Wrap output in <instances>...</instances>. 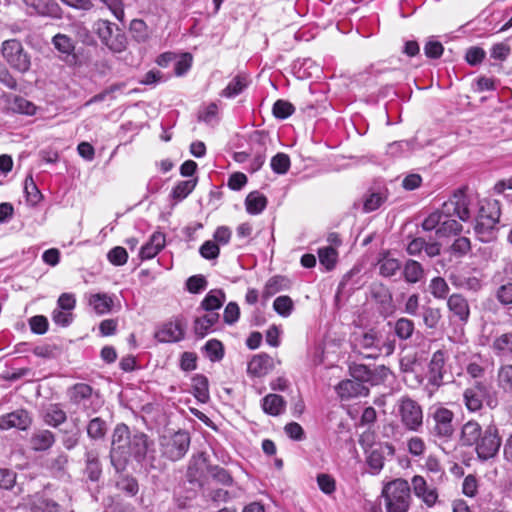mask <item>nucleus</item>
I'll return each instance as SVG.
<instances>
[{
	"mask_svg": "<svg viewBox=\"0 0 512 512\" xmlns=\"http://www.w3.org/2000/svg\"><path fill=\"white\" fill-rule=\"evenodd\" d=\"M152 444L144 432L131 430L127 424L118 423L111 437V464L119 470L120 466H125L131 459L142 462Z\"/></svg>",
	"mask_w": 512,
	"mask_h": 512,
	"instance_id": "1",
	"label": "nucleus"
},
{
	"mask_svg": "<svg viewBox=\"0 0 512 512\" xmlns=\"http://www.w3.org/2000/svg\"><path fill=\"white\" fill-rule=\"evenodd\" d=\"M382 497L386 512H408L412 503L411 487L407 480L396 478L383 486Z\"/></svg>",
	"mask_w": 512,
	"mask_h": 512,
	"instance_id": "2",
	"label": "nucleus"
},
{
	"mask_svg": "<svg viewBox=\"0 0 512 512\" xmlns=\"http://www.w3.org/2000/svg\"><path fill=\"white\" fill-rule=\"evenodd\" d=\"M500 215L498 201H485L480 205L474 225V231L480 241L489 242L495 238V228Z\"/></svg>",
	"mask_w": 512,
	"mask_h": 512,
	"instance_id": "3",
	"label": "nucleus"
},
{
	"mask_svg": "<svg viewBox=\"0 0 512 512\" xmlns=\"http://www.w3.org/2000/svg\"><path fill=\"white\" fill-rule=\"evenodd\" d=\"M93 32L101 43L114 53H121L127 48V37L117 24L98 19L92 25Z\"/></svg>",
	"mask_w": 512,
	"mask_h": 512,
	"instance_id": "4",
	"label": "nucleus"
},
{
	"mask_svg": "<svg viewBox=\"0 0 512 512\" xmlns=\"http://www.w3.org/2000/svg\"><path fill=\"white\" fill-rule=\"evenodd\" d=\"M1 54L6 63L19 73H26L31 68V56L21 41L6 39L1 45Z\"/></svg>",
	"mask_w": 512,
	"mask_h": 512,
	"instance_id": "5",
	"label": "nucleus"
},
{
	"mask_svg": "<svg viewBox=\"0 0 512 512\" xmlns=\"http://www.w3.org/2000/svg\"><path fill=\"white\" fill-rule=\"evenodd\" d=\"M189 447L190 435L187 431L179 430L160 437L161 455L170 461L175 462L182 459Z\"/></svg>",
	"mask_w": 512,
	"mask_h": 512,
	"instance_id": "6",
	"label": "nucleus"
},
{
	"mask_svg": "<svg viewBox=\"0 0 512 512\" xmlns=\"http://www.w3.org/2000/svg\"><path fill=\"white\" fill-rule=\"evenodd\" d=\"M398 416L403 427L411 432H418L423 426V409L410 397H402L398 404Z\"/></svg>",
	"mask_w": 512,
	"mask_h": 512,
	"instance_id": "7",
	"label": "nucleus"
},
{
	"mask_svg": "<svg viewBox=\"0 0 512 512\" xmlns=\"http://www.w3.org/2000/svg\"><path fill=\"white\" fill-rule=\"evenodd\" d=\"M454 418L455 414L452 410L443 406L437 407L431 413V435L444 442L451 440L455 432L453 424Z\"/></svg>",
	"mask_w": 512,
	"mask_h": 512,
	"instance_id": "8",
	"label": "nucleus"
},
{
	"mask_svg": "<svg viewBox=\"0 0 512 512\" xmlns=\"http://www.w3.org/2000/svg\"><path fill=\"white\" fill-rule=\"evenodd\" d=\"M501 444L502 439L498 428L495 425H489L473 447L479 460L488 461L497 456Z\"/></svg>",
	"mask_w": 512,
	"mask_h": 512,
	"instance_id": "9",
	"label": "nucleus"
},
{
	"mask_svg": "<svg viewBox=\"0 0 512 512\" xmlns=\"http://www.w3.org/2000/svg\"><path fill=\"white\" fill-rule=\"evenodd\" d=\"M271 143L269 133L263 130L253 131L248 140L250 154L253 159L250 163V171L257 172L262 168L266 160L268 145Z\"/></svg>",
	"mask_w": 512,
	"mask_h": 512,
	"instance_id": "10",
	"label": "nucleus"
},
{
	"mask_svg": "<svg viewBox=\"0 0 512 512\" xmlns=\"http://www.w3.org/2000/svg\"><path fill=\"white\" fill-rule=\"evenodd\" d=\"M441 208L445 218L457 217L464 222L470 218L469 200L463 189L456 190Z\"/></svg>",
	"mask_w": 512,
	"mask_h": 512,
	"instance_id": "11",
	"label": "nucleus"
},
{
	"mask_svg": "<svg viewBox=\"0 0 512 512\" xmlns=\"http://www.w3.org/2000/svg\"><path fill=\"white\" fill-rule=\"evenodd\" d=\"M445 364L446 352L444 350L435 351L428 364V386L432 387L429 397H432L444 384Z\"/></svg>",
	"mask_w": 512,
	"mask_h": 512,
	"instance_id": "12",
	"label": "nucleus"
},
{
	"mask_svg": "<svg viewBox=\"0 0 512 512\" xmlns=\"http://www.w3.org/2000/svg\"><path fill=\"white\" fill-rule=\"evenodd\" d=\"M414 495L422 501L427 508L434 507L439 502L438 489L429 485L421 475H414L411 478V486Z\"/></svg>",
	"mask_w": 512,
	"mask_h": 512,
	"instance_id": "13",
	"label": "nucleus"
},
{
	"mask_svg": "<svg viewBox=\"0 0 512 512\" xmlns=\"http://www.w3.org/2000/svg\"><path fill=\"white\" fill-rule=\"evenodd\" d=\"M447 309L451 317L459 323L465 325L468 323L471 311L467 298L461 293H453L447 298Z\"/></svg>",
	"mask_w": 512,
	"mask_h": 512,
	"instance_id": "14",
	"label": "nucleus"
},
{
	"mask_svg": "<svg viewBox=\"0 0 512 512\" xmlns=\"http://www.w3.org/2000/svg\"><path fill=\"white\" fill-rule=\"evenodd\" d=\"M32 421V416L27 410L18 409L0 416V429L16 428L25 431L30 428Z\"/></svg>",
	"mask_w": 512,
	"mask_h": 512,
	"instance_id": "15",
	"label": "nucleus"
},
{
	"mask_svg": "<svg viewBox=\"0 0 512 512\" xmlns=\"http://www.w3.org/2000/svg\"><path fill=\"white\" fill-rule=\"evenodd\" d=\"M487 392L486 385L481 381H475L472 387L463 392V403L465 408L471 412H479L483 408V395Z\"/></svg>",
	"mask_w": 512,
	"mask_h": 512,
	"instance_id": "16",
	"label": "nucleus"
},
{
	"mask_svg": "<svg viewBox=\"0 0 512 512\" xmlns=\"http://www.w3.org/2000/svg\"><path fill=\"white\" fill-rule=\"evenodd\" d=\"M275 367L273 358L267 353L254 355L247 364V373L253 378H262L268 375Z\"/></svg>",
	"mask_w": 512,
	"mask_h": 512,
	"instance_id": "17",
	"label": "nucleus"
},
{
	"mask_svg": "<svg viewBox=\"0 0 512 512\" xmlns=\"http://www.w3.org/2000/svg\"><path fill=\"white\" fill-rule=\"evenodd\" d=\"M184 336V326L179 319L163 324L155 333V338L163 343L179 342Z\"/></svg>",
	"mask_w": 512,
	"mask_h": 512,
	"instance_id": "18",
	"label": "nucleus"
},
{
	"mask_svg": "<svg viewBox=\"0 0 512 512\" xmlns=\"http://www.w3.org/2000/svg\"><path fill=\"white\" fill-rule=\"evenodd\" d=\"M406 251L411 256H418L424 251L428 257L433 258L440 255L441 243L427 242L423 237H414L408 242Z\"/></svg>",
	"mask_w": 512,
	"mask_h": 512,
	"instance_id": "19",
	"label": "nucleus"
},
{
	"mask_svg": "<svg viewBox=\"0 0 512 512\" xmlns=\"http://www.w3.org/2000/svg\"><path fill=\"white\" fill-rule=\"evenodd\" d=\"M484 430L477 420L471 419L463 424L460 430L459 442L463 447H473Z\"/></svg>",
	"mask_w": 512,
	"mask_h": 512,
	"instance_id": "20",
	"label": "nucleus"
},
{
	"mask_svg": "<svg viewBox=\"0 0 512 512\" xmlns=\"http://www.w3.org/2000/svg\"><path fill=\"white\" fill-rule=\"evenodd\" d=\"M84 473L92 482H98L100 480L102 476V463L100 461V453L97 448H92L85 452Z\"/></svg>",
	"mask_w": 512,
	"mask_h": 512,
	"instance_id": "21",
	"label": "nucleus"
},
{
	"mask_svg": "<svg viewBox=\"0 0 512 512\" xmlns=\"http://www.w3.org/2000/svg\"><path fill=\"white\" fill-rule=\"evenodd\" d=\"M336 391H337V394L342 398V399H349V398H353V397H358V396H366L369 392L368 388L360 383V381H356L354 379H346V380H343L341 381L337 386H336Z\"/></svg>",
	"mask_w": 512,
	"mask_h": 512,
	"instance_id": "22",
	"label": "nucleus"
},
{
	"mask_svg": "<svg viewBox=\"0 0 512 512\" xmlns=\"http://www.w3.org/2000/svg\"><path fill=\"white\" fill-rule=\"evenodd\" d=\"M490 347L496 357L512 359V331L495 336Z\"/></svg>",
	"mask_w": 512,
	"mask_h": 512,
	"instance_id": "23",
	"label": "nucleus"
},
{
	"mask_svg": "<svg viewBox=\"0 0 512 512\" xmlns=\"http://www.w3.org/2000/svg\"><path fill=\"white\" fill-rule=\"evenodd\" d=\"M93 388L86 383H76L68 390V397L71 404L86 407L91 399Z\"/></svg>",
	"mask_w": 512,
	"mask_h": 512,
	"instance_id": "24",
	"label": "nucleus"
},
{
	"mask_svg": "<svg viewBox=\"0 0 512 512\" xmlns=\"http://www.w3.org/2000/svg\"><path fill=\"white\" fill-rule=\"evenodd\" d=\"M28 6L35 9V11L42 16H49L52 18H59L61 16V9L59 5L53 0H23Z\"/></svg>",
	"mask_w": 512,
	"mask_h": 512,
	"instance_id": "25",
	"label": "nucleus"
},
{
	"mask_svg": "<svg viewBox=\"0 0 512 512\" xmlns=\"http://www.w3.org/2000/svg\"><path fill=\"white\" fill-rule=\"evenodd\" d=\"M165 246V236L161 233H155L150 240L141 247L140 258L148 260L154 258Z\"/></svg>",
	"mask_w": 512,
	"mask_h": 512,
	"instance_id": "26",
	"label": "nucleus"
},
{
	"mask_svg": "<svg viewBox=\"0 0 512 512\" xmlns=\"http://www.w3.org/2000/svg\"><path fill=\"white\" fill-rule=\"evenodd\" d=\"M55 443V435L50 430L35 432L30 438L31 448L34 451H46Z\"/></svg>",
	"mask_w": 512,
	"mask_h": 512,
	"instance_id": "27",
	"label": "nucleus"
},
{
	"mask_svg": "<svg viewBox=\"0 0 512 512\" xmlns=\"http://www.w3.org/2000/svg\"><path fill=\"white\" fill-rule=\"evenodd\" d=\"M219 321V313H208L194 320L193 330L198 338H204Z\"/></svg>",
	"mask_w": 512,
	"mask_h": 512,
	"instance_id": "28",
	"label": "nucleus"
},
{
	"mask_svg": "<svg viewBox=\"0 0 512 512\" xmlns=\"http://www.w3.org/2000/svg\"><path fill=\"white\" fill-rule=\"evenodd\" d=\"M402 274L407 283L416 284L423 279L425 271L420 262L409 259L404 264Z\"/></svg>",
	"mask_w": 512,
	"mask_h": 512,
	"instance_id": "29",
	"label": "nucleus"
},
{
	"mask_svg": "<svg viewBox=\"0 0 512 512\" xmlns=\"http://www.w3.org/2000/svg\"><path fill=\"white\" fill-rule=\"evenodd\" d=\"M192 393L201 403H206L210 399L209 381L203 374H196L192 378Z\"/></svg>",
	"mask_w": 512,
	"mask_h": 512,
	"instance_id": "30",
	"label": "nucleus"
},
{
	"mask_svg": "<svg viewBox=\"0 0 512 512\" xmlns=\"http://www.w3.org/2000/svg\"><path fill=\"white\" fill-rule=\"evenodd\" d=\"M290 287V280L282 275H275L268 279L266 282L262 296L265 299H268L275 295L276 293L287 290Z\"/></svg>",
	"mask_w": 512,
	"mask_h": 512,
	"instance_id": "31",
	"label": "nucleus"
},
{
	"mask_svg": "<svg viewBox=\"0 0 512 512\" xmlns=\"http://www.w3.org/2000/svg\"><path fill=\"white\" fill-rule=\"evenodd\" d=\"M286 406L284 398L278 394H268L262 400L263 411L271 416L280 415Z\"/></svg>",
	"mask_w": 512,
	"mask_h": 512,
	"instance_id": "32",
	"label": "nucleus"
},
{
	"mask_svg": "<svg viewBox=\"0 0 512 512\" xmlns=\"http://www.w3.org/2000/svg\"><path fill=\"white\" fill-rule=\"evenodd\" d=\"M267 204V197L259 191L250 192L245 199L246 211L251 215L260 214Z\"/></svg>",
	"mask_w": 512,
	"mask_h": 512,
	"instance_id": "33",
	"label": "nucleus"
},
{
	"mask_svg": "<svg viewBox=\"0 0 512 512\" xmlns=\"http://www.w3.org/2000/svg\"><path fill=\"white\" fill-rule=\"evenodd\" d=\"M44 422L52 427H58L66 422L67 415L59 403L50 404L43 416Z\"/></svg>",
	"mask_w": 512,
	"mask_h": 512,
	"instance_id": "34",
	"label": "nucleus"
},
{
	"mask_svg": "<svg viewBox=\"0 0 512 512\" xmlns=\"http://www.w3.org/2000/svg\"><path fill=\"white\" fill-rule=\"evenodd\" d=\"M225 299L226 295L222 290H211L202 300L201 307L209 313H215V310L222 307Z\"/></svg>",
	"mask_w": 512,
	"mask_h": 512,
	"instance_id": "35",
	"label": "nucleus"
},
{
	"mask_svg": "<svg viewBox=\"0 0 512 512\" xmlns=\"http://www.w3.org/2000/svg\"><path fill=\"white\" fill-rule=\"evenodd\" d=\"M359 345L363 349H370L374 352L370 354V357H377L378 355L382 354V348L380 347V341L378 338V333L375 329H370L369 331L365 332L360 340Z\"/></svg>",
	"mask_w": 512,
	"mask_h": 512,
	"instance_id": "36",
	"label": "nucleus"
},
{
	"mask_svg": "<svg viewBox=\"0 0 512 512\" xmlns=\"http://www.w3.org/2000/svg\"><path fill=\"white\" fill-rule=\"evenodd\" d=\"M248 79L244 75H236L228 85L221 91L220 95L226 98H233L241 94L248 86Z\"/></svg>",
	"mask_w": 512,
	"mask_h": 512,
	"instance_id": "37",
	"label": "nucleus"
},
{
	"mask_svg": "<svg viewBox=\"0 0 512 512\" xmlns=\"http://www.w3.org/2000/svg\"><path fill=\"white\" fill-rule=\"evenodd\" d=\"M379 273L383 277H391L396 274L400 269V261L396 258L389 256V251L382 254V257L378 260Z\"/></svg>",
	"mask_w": 512,
	"mask_h": 512,
	"instance_id": "38",
	"label": "nucleus"
},
{
	"mask_svg": "<svg viewBox=\"0 0 512 512\" xmlns=\"http://www.w3.org/2000/svg\"><path fill=\"white\" fill-rule=\"evenodd\" d=\"M415 332V323L407 317H400L394 323V333L402 341L410 339Z\"/></svg>",
	"mask_w": 512,
	"mask_h": 512,
	"instance_id": "39",
	"label": "nucleus"
},
{
	"mask_svg": "<svg viewBox=\"0 0 512 512\" xmlns=\"http://www.w3.org/2000/svg\"><path fill=\"white\" fill-rule=\"evenodd\" d=\"M428 290L430 292V294L433 296V298L437 299V300H444L450 296L449 295V291H450V288H449V285L447 283V281L441 277V276H436V277H433L430 282H429V285H428Z\"/></svg>",
	"mask_w": 512,
	"mask_h": 512,
	"instance_id": "40",
	"label": "nucleus"
},
{
	"mask_svg": "<svg viewBox=\"0 0 512 512\" xmlns=\"http://www.w3.org/2000/svg\"><path fill=\"white\" fill-rule=\"evenodd\" d=\"M89 304L97 314L103 315L111 311L113 300L107 294L97 293L90 296Z\"/></svg>",
	"mask_w": 512,
	"mask_h": 512,
	"instance_id": "41",
	"label": "nucleus"
},
{
	"mask_svg": "<svg viewBox=\"0 0 512 512\" xmlns=\"http://www.w3.org/2000/svg\"><path fill=\"white\" fill-rule=\"evenodd\" d=\"M463 226L460 222L452 217L442 218L440 226L436 229V235L438 237H450L458 235L462 232Z\"/></svg>",
	"mask_w": 512,
	"mask_h": 512,
	"instance_id": "42",
	"label": "nucleus"
},
{
	"mask_svg": "<svg viewBox=\"0 0 512 512\" xmlns=\"http://www.w3.org/2000/svg\"><path fill=\"white\" fill-rule=\"evenodd\" d=\"M442 319L441 309L438 307L424 306L422 310L423 324L427 329L434 330Z\"/></svg>",
	"mask_w": 512,
	"mask_h": 512,
	"instance_id": "43",
	"label": "nucleus"
},
{
	"mask_svg": "<svg viewBox=\"0 0 512 512\" xmlns=\"http://www.w3.org/2000/svg\"><path fill=\"white\" fill-rule=\"evenodd\" d=\"M107 434V424L101 417L92 418L87 424V435L93 440L105 438Z\"/></svg>",
	"mask_w": 512,
	"mask_h": 512,
	"instance_id": "44",
	"label": "nucleus"
},
{
	"mask_svg": "<svg viewBox=\"0 0 512 512\" xmlns=\"http://www.w3.org/2000/svg\"><path fill=\"white\" fill-rule=\"evenodd\" d=\"M497 386L504 392L512 393V364H502L499 366Z\"/></svg>",
	"mask_w": 512,
	"mask_h": 512,
	"instance_id": "45",
	"label": "nucleus"
},
{
	"mask_svg": "<svg viewBox=\"0 0 512 512\" xmlns=\"http://www.w3.org/2000/svg\"><path fill=\"white\" fill-rule=\"evenodd\" d=\"M197 182V178L178 182L172 189V198L177 201L185 199L195 189Z\"/></svg>",
	"mask_w": 512,
	"mask_h": 512,
	"instance_id": "46",
	"label": "nucleus"
},
{
	"mask_svg": "<svg viewBox=\"0 0 512 512\" xmlns=\"http://www.w3.org/2000/svg\"><path fill=\"white\" fill-rule=\"evenodd\" d=\"M207 473L215 482L223 486H232L234 483V479L230 472L221 466H208Z\"/></svg>",
	"mask_w": 512,
	"mask_h": 512,
	"instance_id": "47",
	"label": "nucleus"
},
{
	"mask_svg": "<svg viewBox=\"0 0 512 512\" xmlns=\"http://www.w3.org/2000/svg\"><path fill=\"white\" fill-rule=\"evenodd\" d=\"M206 357L211 362H217L223 359L224 357V346L221 341L217 339H210L206 342L203 347Z\"/></svg>",
	"mask_w": 512,
	"mask_h": 512,
	"instance_id": "48",
	"label": "nucleus"
},
{
	"mask_svg": "<svg viewBox=\"0 0 512 512\" xmlns=\"http://www.w3.org/2000/svg\"><path fill=\"white\" fill-rule=\"evenodd\" d=\"M52 43L60 53L75 57V44L71 37L58 33L53 37Z\"/></svg>",
	"mask_w": 512,
	"mask_h": 512,
	"instance_id": "49",
	"label": "nucleus"
},
{
	"mask_svg": "<svg viewBox=\"0 0 512 512\" xmlns=\"http://www.w3.org/2000/svg\"><path fill=\"white\" fill-rule=\"evenodd\" d=\"M13 112L25 115H34L37 107L29 100L21 96H16L10 103Z\"/></svg>",
	"mask_w": 512,
	"mask_h": 512,
	"instance_id": "50",
	"label": "nucleus"
},
{
	"mask_svg": "<svg viewBox=\"0 0 512 512\" xmlns=\"http://www.w3.org/2000/svg\"><path fill=\"white\" fill-rule=\"evenodd\" d=\"M337 256L336 249L331 246L320 248L318 251L319 261L327 270H332L335 267Z\"/></svg>",
	"mask_w": 512,
	"mask_h": 512,
	"instance_id": "51",
	"label": "nucleus"
},
{
	"mask_svg": "<svg viewBox=\"0 0 512 512\" xmlns=\"http://www.w3.org/2000/svg\"><path fill=\"white\" fill-rule=\"evenodd\" d=\"M270 165L276 174H286L291 166L290 157L286 153L279 152L272 157Z\"/></svg>",
	"mask_w": 512,
	"mask_h": 512,
	"instance_id": "52",
	"label": "nucleus"
},
{
	"mask_svg": "<svg viewBox=\"0 0 512 512\" xmlns=\"http://www.w3.org/2000/svg\"><path fill=\"white\" fill-rule=\"evenodd\" d=\"M366 463L373 474L379 473L384 466V451L379 448L372 449L367 455Z\"/></svg>",
	"mask_w": 512,
	"mask_h": 512,
	"instance_id": "53",
	"label": "nucleus"
},
{
	"mask_svg": "<svg viewBox=\"0 0 512 512\" xmlns=\"http://www.w3.org/2000/svg\"><path fill=\"white\" fill-rule=\"evenodd\" d=\"M130 31L138 42H146L150 37L148 26L142 19H133L130 23Z\"/></svg>",
	"mask_w": 512,
	"mask_h": 512,
	"instance_id": "54",
	"label": "nucleus"
},
{
	"mask_svg": "<svg viewBox=\"0 0 512 512\" xmlns=\"http://www.w3.org/2000/svg\"><path fill=\"white\" fill-rule=\"evenodd\" d=\"M295 111L293 104L287 100L278 99L272 108V113L277 119H286L290 117Z\"/></svg>",
	"mask_w": 512,
	"mask_h": 512,
	"instance_id": "55",
	"label": "nucleus"
},
{
	"mask_svg": "<svg viewBox=\"0 0 512 512\" xmlns=\"http://www.w3.org/2000/svg\"><path fill=\"white\" fill-rule=\"evenodd\" d=\"M386 201V196L379 192H373L367 195L363 201V211L370 213L378 208Z\"/></svg>",
	"mask_w": 512,
	"mask_h": 512,
	"instance_id": "56",
	"label": "nucleus"
},
{
	"mask_svg": "<svg viewBox=\"0 0 512 512\" xmlns=\"http://www.w3.org/2000/svg\"><path fill=\"white\" fill-rule=\"evenodd\" d=\"M349 371L352 378L356 381H360L362 384L371 380L372 371L364 364L353 363L350 365Z\"/></svg>",
	"mask_w": 512,
	"mask_h": 512,
	"instance_id": "57",
	"label": "nucleus"
},
{
	"mask_svg": "<svg viewBox=\"0 0 512 512\" xmlns=\"http://www.w3.org/2000/svg\"><path fill=\"white\" fill-rule=\"evenodd\" d=\"M426 448V443L420 436H412L407 440V451L413 457H422Z\"/></svg>",
	"mask_w": 512,
	"mask_h": 512,
	"instance_id": "58",
	"label": "nucleus"
},
{
	"mask_svg": "<svg viewBox=\"0 0 512 512\" xmlns=\"http://www.w3.org/2000/svg\"><path fill=\"white\" fill-rule=\"evenodd\" d=\"M274 310L283 317H288L293 310V301L287 296H279L273 302Z\"/></svg>",
	"mask_w": 512,
	"mask_h": 512,
	"instance_id": "59",
	"label": "nucleus"
},
{
	"mask_svg": "<svg viewBox=\"0 0 512 512\" xmlns=\"http://www.w3.org/2000/svg\"><path fill=\"white\" fill-rule=\"evenodd\" d=\"M442 218H445L444 213H442V208L435 210L422 221L421 227L424 231H436L441 224Z\"/></svg>",
	"mask_w": 512,
	"mask_h": 512,
	"instance_id": "60",
	"label": "nucleus"
},
{
	"mask_svg": "<svg viewBox=\"0 0 512 512\" xmlns=\"http://www.w3.org/2000/svg\"><path fill=\"white\" fill-rule=\"evenodd\" d=\"M117 487L129 496H135L139 491L138 481L132 476H123L117 482Z\"/></svg>",
	"mask_w": 512,
	"mask_h": 512,
	"instance_id": "61",
	"label": "nucleus"
},
{
	"mask_svg": "<svg viewBox=\"0 0 512 512\" xmlns=\"http://www.w3.org/2000/svg\"><path fill=\"white\" fill-rule=\"evenodd\" d=\"M107 258L111 264L122 266L127 263L128 253L125 248L116 246L108 252Z\"/></svg>",
	"mask_w": 512,
	"mask_h": 512,
	"instance_id": "62",
	"label": "nucleus"
},
{
	"mask_svg": "<svg viewBox=\"0 0 512 512\" xmlns=\"http://www.w3.org/2000/svg\"><path fill=\"white\" fill-rule=\"evenodd\" d=\"M317 484L319 489L327 495L333 494L336 490L335 479L331 475L326 473H321L317 475Z\"/></svg>",
	"mask_w": 512,
	"mask_h": 512,
	"instance_id": "63",
	"label": "nucleus"
},
{
	"mask_svg": "<svg viewBox=\"0 0 512 512\" xmlns=\"http://www.w3.org/2000/svg\"><path fill=\"white\" fill-rule=\"evenodd\" d=\"M496 298L502 305H512V283L502 284L497 289Z\"/></svg>",
	"mask_w": 512,
	"mask_h": 512,
	"instance_id": "64",
	"label": "nucleus"
}]
</instances>
